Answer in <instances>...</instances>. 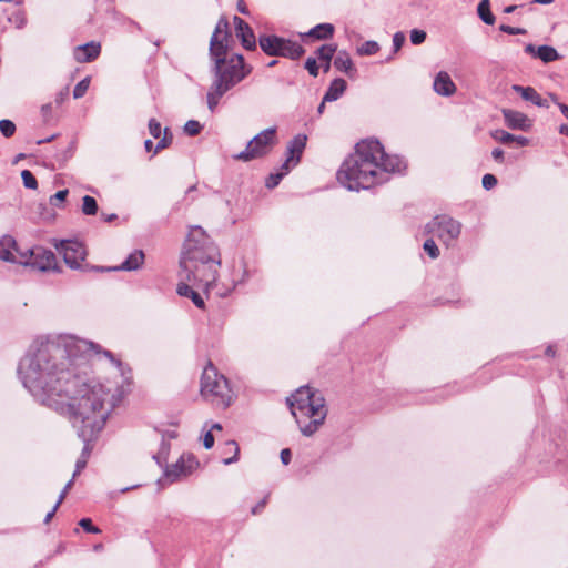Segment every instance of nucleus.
<instances>
[{
  "label": "nucleus",
  "instance_id": "1",
  "mask_svg": "<svg viewBox=\"0 0 568 568\" xmlns=\"http://www.w3.org/2000/svg\"><path fill=\"white\" fill-rule=\"evenodd\" d=\"M17 373L38 403L71 418V334L50 333L36 338Z\"/></svg>",
  "mask_w": 568,
  "mask_h": 568
},
{
  "label": "nucleus",
  "instance_id": "2",
  "mask_svg": "<svg viewBox=\"0 0 568 568\" xmlns=\"http://www.w3.org/2000/svg\"><path fill=\"white\" fill-rule=\"evenodd\" d=\"M406 162L398 155H388L378 140L369 139L356 144L337 171V181L349 191L366 190L387 181L388 173H400Z\"/></svg>",
  "mask_w": 568,
  "mask_h": 568
},
{
  "label": "nucleus",
  "instance_id": "3",
  "mask_svg": "<svg viewBox=\"0 0 568 568\" xmlns=\"http://www.w3.org/2000/svg\"><path fill=\"white\" fill-rule=\"evenodd\" d=\"M119 399L95 377L73 374V426L78 436L100 435Z\"/></svg>",
  "mask_w": 568,
  "mask_h": 568
},
{
  "label": "nucleus",
  "instance_id": "4",
  "mask_svg": "<svg viewBox=\"0 0 568 568\" xmlns=\"http://www.w3.org/2000/svg\"><path fill=\"white\" fill-rule=\"evenodd\" d=\"M230 37L229 21L221 17L211 37L209 49L213 61V80L206 93V103L212 113L215 112L220 100L251 73V68L245 64L242 54L227 57Z\"/></svg>",
  "mask_w": 568,
  "mask_h": 568
},
{
  "label": "nucleus",
  "instance_id": "5",
  "mask_svg": "<svg viewBox=\"0 0 568 568\" xmlns=\"http://www.w3.org/2000/svg\"><path fill=\"white\" fill-rule=\"evenodd\" d=\"M291 414L304 436L314 435L327 416L325 398L318 390L301 386L286 398Z\"/></svg>",
  "mask_w": 568,
  "mask_h": 568
},
{
  "label": "nucleus",
  "instance_id": "6",
  "mask_svg": "<svg viewBox=\"0 0 568 568\" xmlns=\"http://www.w3.org/2000/svg\"><path fill=\"white\" fill-rule=\"evenodd\" d=\"M220 263L217 247H210L207 253H182L179 276L181 281L207 288L216 280Z\"/></svg>",
  "mask_w": 568,
  "mask_h": 568
},
{
  "label": "nucleus",
  "instance_id": "7",
  "mask_svg": "<svg viewBox=\"0 0 568 568\" xmlns=\"http://www.w3.org/2000/svg\"><path fill=\"white\" fill-rule=\"evenodd\" d=\"M200 392L205 400L223 408L229 407L235 397L229 379L219 374L212 363L203 369Z\"/></svg>",
  "mask_w": 568,
  "mask_h": 568
},
{
  "label": "nucleus",
  "instance_id": "8",
  "mask_svg": "<svg viewBox=\"0 0 568 568\" xmlns=\"http://www.w3.org/2000/svg\"><path fill=\"white\" fill-rule=\"evenodd\" d=\"M261 50L270 57H283L291 60H298L305 49L297 42L278 36L262 34L258 38Z\"/></svg>",
  "mask_w": 568,
  "mask_h": 568
},
{
  "label": "nucleus",
  "instance_id": "9",
  "mask_svg": "<svg viewBox=\"0 0 568 568\" xmlns=\"http://www.w3.org/2000/svg\"><path fill=\"white\" fill-rule=\"evenodd\" d=\"M276 144V128H267L248 141L245 150L233 155L234 160L250 162L267 155Z\"/></svg>",
  "mask_w": 568,
  "mask_h": 568
},
{
  "label": "nucleus",
  "instance_id": "10",
  "mask_svg": "<svg viewBox=\"0 0 568 568\" xmlns=\"http://www.w3.org/2000/svg\"><path fill=\"white\" fill-rule=\"evenodd\" d=\"M95 355H103L123 374V365L121 359L116 358L110 351L103 349L99 344L79 338L73 335V369L79 366L77 363L78 359L88 363Z\"/></svg>",
  "mask_w": 568,
  "mask_h": 568
},
{
  "label": "nucleus",
  "instance_id": "11",
  "mask_svg": "<svg viewBox=\"0 0 568 568\" xmlns=\"http://www.w3.org/2000/svg\"><path fill=\"white\" fill-rule=\"evenodd\" d=\"M426 232L450 246L462 232V224L448 215H437L426 225Z\"/></svg>",
  "mask_w": 568,
  "mask_h": 568
},
{
  "label": "nucleus",
  "instance_id": "12",
  "mask_svg": "<svg viewBox=\"0 0 568 568\" xmlns=\"http://www.w3.org/2000/svg\"><path fill=\"white\" fill-rule=\"evenodd\" d=\"M19 263L41 272L58 270L54 253L42 246H36L20 253Z\"/></svg>",
  "mask_w": 568,
  "mask_h": 568
},
{
  "label": "nucleus",
  "instance_id": "13",
  "mask_svg": "<svg viewBox=\"0 0 568 568\" xmlns=\"http://www.w3.org/2000/svg\"><path fill=\"white\" fill-rule=\"evenodd\" d=\"M199 462L192 454H182L172 465L164 467V476L171 483L191 475L199 467Z\"/></svg>",
  "mask_w": 568,
  "mask_h": 568
},
{
  "label": "nucleus",
  "instance_id": "14",
  "mask_svg": "<svg viewBox=\"0 0 568 568\" xmlns=\"http://www.w3.org/2000/svg\"><path fill=\"white\" fill-rule=\"evenodd\" d=\"M216 247L201 226H192L184 243L182 253H207Z\"/></svg>",
  "mask_w": 568,
  "mask_h": 568
},
{
  "label": "nucleus",
  "instance_id": "15",
  "mask_svg": "<svg viewBox=\"0 0 568 568\" xmlns=\"http://www.w3.org/2000/svg\"><path fill=\"white\" fill-rule=\"evenodd\" d=\"M100 53L101 44L98 41H90L73 48V59L81 63L95 60Z\"/></svg>",
  "mask_w": 568,
  "mask_h": 568
},
{
  "label": "nucleus",
  "instance_id": "16",
  "mask_svg": "<svg viewBox=\"0 0 568 568\" xmlns=\"http://www.w3.org/2000/svg\"><path fill=\"white\" fill-rule=\"evenodd\" d=\"M235 32L237 38H240L242 45L246 50H255L256 48V39L252 28L240 17L235 16L233 18Z\"/></svg>",
  "mask_w": 568,
  "mask_h": 568
},
{
  "label": "nucleus",
  "instance_id": "17",
  "mask_svg": "<svg viewBox=\"0 0 568 568\" xmlns=\"http://www.w3.org/2000/svg\"><path fill=\"white\" fill-rule=\"evenodd\" d=\"M503 116L505 124L511 130L528 131L531 128V121L523 112L504 109Z\"/></svg>",
  "mask_w": 568,
  "mask_h": 568
},
{
  "label": "nucleus",
  "instance_id": "18",
  "mask_svg": "<svg viewBox=\"0 0 568 568\" xmlns=\"http://www.w3.org/2000/svg\"><path fill=\"white\" fill-rule=\"evenodd\" d=\"M100 435H94L92 437H84V436H78L82 443L83 447L81 450V454L75 463V469L73 470V479L77 477L78 474H80L87 466L88 459L91 456L92 449L94 447L95 442L98 440Z\"/></svg>",
  "mask_w": 568,
  "mask_h": 568
},
{
  "label": "nucleus",
  "instance_id": "19",
  "mask_svg": "<svg viewBox=\"0 0 568 568\" xmlns=\"http://www.w3.org/2000/svg\"><path fill=\"white\" fill-rule=\"evenodd\" d=\"M433 89L437 94L443 97H450L456 92L455 83L450 75L445 71L437 73L434 79Z\"/></svg>",
  "mask_w": 568,
  "mask_h": 568
},
{
  "label": "nucleus",
  "instance_id": "20",
  "mask_svg": "<svg viewBox=\"0 0 568 568\" xmlns=\"http://www.w3.org/2000/svg\"><path fill=\"white\" fill-rule=\"evenodd\" d=\"M307 135L306 134H296L290 142L286 148V156L293 158V165H297L301 161V156L306 148Z\"/></svg>",
  "mask_w": 568,
  "mask_h": 568
},
{
  "label": "nucleus",
  "instance_id": "21",
  "mask_svg": "<svg viewBox=\"0 0 568 568\" xmlns=\"http://www.w3.org/2000/svg\"><path fill=\"white\" fill-rule=\"evenodd\" d=\"M511 89L519 93L520 97L525 101H529L532 104L540 106V108H549V103L547 99H544L534 88L531 87H521L519 84H514Z\"/></svg>",
  "mask_w": 568,
  "mask_h": 568
},
{
  "label": "nucleus",
  "instance_id": "22",
  "mask_svg": "<svg viewBox=\"0 0 568 568\" xmlns=\"http://www.w3.org/2000/svg\"><path fill=\"white\" fill-rule=\"evenodd\" d=\"M14 252H21L17 248V242L11 235H3L0 237V260L4 262L19 263Z\"/></svg>",
  "mask_w": 568,
  "mask_h": 568
},
{
  "label": "nucleus",
  "instance_id": "23",
  "mask_svg": "<svg viewBox=\"0 0 568 568\" xmlns=\"http://www.w3.org/2000/svg\"><path fill=\"white\" fill-rule=\"evenodd\" d=\"M144 263V253L142 250H135L118 266L109 267L108 271H136Z\"/></svg>",
  "mask_w": 568,
  "mask_h": 568
},
{
  "label": "nucleus",
  "instance_id": "24",
  "mask_svg": "<svg viewBox=\"0 0 568 568\" xmlns=\"http://www.w3.org/2000/svg\"><path fill=\"white\" fill-rule=\"evenodd\" d=\"M346 88H347V83L344 79H342V78L334 79L329 83V87L324 94V102H333V101L338 100L345 92Z\"/></svg>",
  "mask_w": 568,
  "mask_h": 568
},
{
  "label": "nucleus",
  "instance_id": "25",
  "mask_svg": "<svg viewBox=\"0 0 568 568\" xmlns=\"http://www.w3.org/2000/svg\"><path fill=\"white\" fill-rule=\"evenodd\" d=\"M176 292L180 296L190 297L196 307H204L205 303L203 297L192 287V284H190L189 282L181 281V283H179L176 287Z\"/></svg>",
  "mask_w": 568,
  "mask_h": 568
},
{
  "label": "nucleus",
  "instance_id": "26",
  "mask_svg": "<svg viewBox=\"0 0 568 568\" xmlns=\"http://www.w3.org/2000/svg\"><path fill=\"white\" fill-rule=\"evenodd\" d=\"M335 28L332 23H320L310 29L305 37L313 38L316 40H327L331 39L334 34Z\"/></svg>",
  "mask_w": 568,
  "mask_h": 568
},
{
  "label": "nucleus",
  "instance_id": "27",
  "mask_svg": "<svg viewBox=\"0 0 568 568\" xmlns=\"http://www.w3.org/2000/svg\"><path fill=\"white\" fill-rule=\"evenodd\" d=\"M491 138L500 143L508 144L510 142H516L520 146H525L529 144V139L524 135H514L504 130H495L491 132Z\"/></svg>",
  "mask_w": 568,
  "mask_h": 568
},
{
  "label": "nucleus",
  "instance_id": "28",
  "mask_svg": "<svg viewBox=\"0 0 568 568\" xmlns=\"http://www.w3.org/2000/svg\"><path fill=\"white\" fill-rule=\"evenodd\" d=\"M334 67L342 72H345L347 75L352 77L356 69L354 68V63L346 51H339L334 59Z\"/></svg>",
  "mask_w": 568,
  "mask_h": 568
},
{
  "label": "nucleus",
  "instance_id": "29",
  "mask_svg": "<svg viewBox=\"0 0 568 568\" xmlns=\"http://www.w3.org/2000/svg\"><path fill=\"white\" fill-rule=\"evenodd\" d=\"M536 58L540 59L544 63H550L560 59L558 51L548 44H542L537 48Z\"/></svg>",
  "mask_w": 568,
  "mask_h": 568
},
{
  "label": "nucleus",
  "instance_id": "30",
  "mask_svg": "<svg viewBox=\"0 0 568 568\" xmlns=\"http://www.w3.org/2000/svg\"><path fill=\"white\" fill-rule=\"evenodd\" d=\"M477 13L481 21L488 26L495 23V16L490 11V1L489 0H480L477 7Z\"/></svg>",
  "mask_w": 568,
  "mask_h": 568
},
{
  "label": "nucleus",
  "instance_id": "31",
  "mask_svg": "<svg viewBox=\"0 0 568 568\" xmlns=\"http://www.w3.org/2000/svg\"><path fill=\"white\" fill-rule=\"evenodd\" d=\"M171 449V444L169 440H165L164 437L161 440L160 448L156 454L153 455V459L160 467L166 463L169 454Z\"/></svg>",
  "mask_w": 568,
  "mask_h": 568
},
{
  "label": "nucleus",
  "instance_id": "32",
  "mask_svg": "<svg viewBox=\"0 0 568 568\" xmlns=\"http://www.w3.org/2000/svg\"><path fill=\"white\" fill-rule=\"evenodd\" d=\"M233 453L231 457L224 458L223 464L224 465H231L235 463L239 459V453L240 448L237 446V443L235 440H227L224 444V454Z\"/></svg>",
  "mask_w": 568,
  "mask_h": 568
},
{
  "label": "nucleus",
  "instance_id": "33",
  "mask_svg": "<svg viewBox=\"0 0 568 568\" xmlns=\"http://www.w3.org/2000/svg\"><path fill=\"white\" fill-rule=\"evenodd\" d=\"M336 51L335 44H323L316 50V55L321 61H331Z\"/></svg>",
  "mask_w": 568,
  "mask_h": 568
},
{
  "label": "nucleus",
  "instance_id": "34",
  "mask_svg": "<svg viewBox=\"0 0 568 568\" xmlns=\"http://www.w3.org/2000/svg\"><path fill=\"white\" fill-rule=\"evenodd\" d=\"M379 51V44L374 40L365 41L361 47L357 48L359 55H373Z\"/></svg>",
  "mask_w": 568,
  "mask_h": 568
},
{
  "label": "nucleus",
  "instance_id": "35",
  "mask_svg": "<svg viewBox=\"0 0 568 568\" xmlns=\"http://www.w3.org/2000/svg\"><path fill=\"white\" fill-rule=\"evenodd\" d=\"M36 213H37L38 217L43 221H51L55 216L52 209L45 203H38L36 205Z\"/></svg>",
  "mask_w": 568,
  "mask_h": 568
},
{
  "label": "nucleus",
  "instance_id": "36",
  "mask_svg": "<svg viewBox=\"0 0 568 568\" xmlns=\"http://www.w3.org/2000/svg\"><path fill=\"white\" fill-rule=\"evenodd\" d=\"M98 211V204L94 197L85 195L83 196L82 212L85 215H94Z\"/></svg>",
  "mask_w": 568,
  "mask_h": 568
},
{
  "label": "nucleus",
  "instance_id": "37",
  "mask_svg": "<svg viewBox=\"0 0 568 568\" xmlns=\"http://www.w3.org/2000/svg\"><path fill=\"white\" fill-rule=\"evenodd\" d=\"M79 260H81V261L84 260V250H83L81 243H79L78 241H75L73 239V262H72L73 270L79 268L81 266Z\"/></svg>",
  "mask_w": 568,
  "mask_h": 568
},
{
  "label": "nucleus",
  "instance_id": "38",
  "mask_svg": "<svg viewBox=\"0 0 568 568\" xmlns=\"http://www.w3.org/2000/svg\"><path fill=\"white\" fill-rule=\"evenodd\" d=\"M91 77H85L73 88V99L82 98L90 85Z\"/></svg>",
  "mask_w": 568,
  "mask_h": 568
},
{
  "label": "nucleus",
  "instance_id": "39",
  "mask_svg": "<svg viewBox=\"0 0 568 568\" xmlns=\"http://www.w3.org/2000/svg\"><path fill=\"white\" fill-rule=\"evenodd\" d=\"M21 178H22L24 187L31 189V190H36L37 189L38 181H37L36 176L33 175V173L31 171L23 170L21 172Z\"/></svg>",
  "mask_w": 568,
  "mask_h": 568
},
{
  "label": "nucleus",
  "instance_id": "40",
  "mask_svg": "<svg viewBox=\"0 0 568 568\" xmlns=\"http://www.w3.org/2000/svg\"><path fill=\"white\" fill-rule=\"evenodd\" d=\"M0 132L4 138H11L16 132V124L11 120H0Z\"/></svg>",
  "mask_w": 568,
  "mask_h": 568
},
{
  "label": "nucleus",
  "instance_id": "41",
  "mask_svg": "<svg viewBox=\"0 0 568 568\" xmlns=\"http://www.w3.org/2000/svg\"><path fill=\"white\" fill-rule=\"evenodd\" d=\"M423 248L430 258H437L439 256V248L436 245L434 237L426 240L424 242Z\"/></svg>",
  "mask_w": 568,
  "mask_h": 568
},
{
  "label": "nucleus",
  "instance_id": "42",
  "mask_svg": "<svg viewBox=\"0 0 568 568\" xmlns=\"http://www.w3.org/2000/svg\"><path fill=\"white\" fill-rule=\"evenodd\" d=\"M202 128H203V125L199 121L189 120L184 124V132L190 136H194L201 132Z\"/></svg>",
  "mask_w": 568,
  "mask_h": 568
},
{
  "label": "nucleus",
  "instance_id": "43",
  "mask_svg": "<svg viewBox=\"0 0 568 568\" xmlns=\"http://www.w3.org/2000/svg\"><path fill=\"white\" fill-rule=\"evenodd\" d=\"M68 194H69V190H67V189L58 191L55 194L50 196L49 204L51 206H55V207L61 206V204L67 200Z\"/></svg>",
  "mask_w": 568,
  "mask_h": 568
},
{
  "label": "nucleus",
  "instance_id": "44",
  "mask_svg": "<svg viewBox=\"0 0 568 568\" xmlns=\"http://www.w3.org/2000/svg\"><path fill=\"white\" fill-rule=\"evenodd\" d=\"M70 488H71V479L65 484L64 489H63V491L61 493V495H60V497H59L58 501L55 503V505L53 506V508H52V509L47 514V516H45V518H44V523H45V524H48V523L51 520V518L54 516L57 508L59 507V505H60L61 500L63 499V497H64L65 493H67Z\"/></svg>",
  "mask_w": 568,
  "mask_h": 568
},
{
  "label": "nucleus",
  "instance_id": "45",
  "mask_svg": "<svg viewBox=\"0 0 568 568\" xmlns=\"http://www.w3.org/2000/svg\"><path fill=\"white\" fill-rule=\"evenodd\" d=\"M426 39V32L419 29H413L410 31V42L415 45L422 44Z\"/></svg>",
  "mask_w": 568,
  "mask_h": 568
},
{
  "label": "nucleus",
  "instance_id": "46",
  "mask_svg": "<svg viewBox=\"0 0 568 568\" xmlns=\"http://www.w3.org/2000/svg\"><path fill=\"white\" fill-rule=\"evenodd\" d=\"M283 178V174H281L280 172L271 173L265 180V186L267 189H274L280 184Z\"/></svg>",
  "mask_w": 568,
  "mask_h": 568
},
{
  "label": "nucleus",
  "instance_id": "47",
  "mask_svg": "<svg viewBox=\"0 0 568 568\" xmlns=\"http://www.w3.org/2000/svg\"><path fill=\"white\" fill-rule=\"evenodd\" d=\"M162 128L161 123L155 119H150L149 121V133L154 138L159 139L161 136Z\"/></svg>",
  "mask_w": 568,
  "mask_h": 568
},
{
  "label": "nucleus",
  "instance_id": "48",
  "mask_svg": "<svg viewBox=\"0 0 568 568\" xmlns=\"http://www.w3.org/2000/svg\"><path fill=\"white\" fill-rule=\"evenodd\" d=\"M79 526L82 527L89 534H98L100 529L92 524L90 518H82L79 521Z\"/></svg>",
  "mask_w": 568,
  "mask_h": 568
},
{
  "label": "nucleus",
  "instance_id": "49",
  "mask_svg": "<svg viewBox=\"0 0 568 568\" xmlns=\"http://www.w3.org/2000/svg\"><path fill=\"white\" fill-rule=\"evenodd\" d=\"M71 245V240L67 239L61 241V247H58L59 252L63 254V260L67 265L71 266V257L68 254V250Z\"/></svg>",
  "mask_w": 568,
  "mask_h": 568
},
{
  "label": "nucleus",
  "instance_id": "50",
  "mask_svg": "<svg viewBox=\"0 0 568 568\" xmlns=\"http://www.w3.org/2000/svg\"><path fill=\"white\" fill-rule=\"evenodd\" d=\"M305 69L308 71V73L313 77L318 75V67L315 58H307L305 61Z\"/></svg>",
  "mask_w": 568,
  "mask_h": 568
},
{
  "label": "nucleus",
  "instance_id": "51",
  "mask_svg": "<svg viewBox=\"0 0 568 568\" xmlns=\"http://www.w3.org/2000/svg\"><path fill=\"white\" fill-rule=\"evenodd\" d=\"M481 183L485 190H491L497 184V178L490 173H487L483 176Z\"/></svg>",
  "mask_w": 568,
  "mask_h": 568
},
{
  "label": "nucleus",
  "instance_id": "52",
  "mask_svg": "<svg viewBox=\"0 0 568 568\" xmlns=\"http://www.w3.org/2000/svg\"><path fill=\"white\" fill-rule=\"evenodd\" d=\"M499 30L501 32H505V33L511 34V36L525 34L526 33V30L523 29V28L510 27V26H507V24H501L499 27Z\"/></svg>",
  "mask_w": 568,
  "mask_h": 568
},
{
  "label": "nucleus",
  "instance_id": "53",
  "mask_svg": "<svg viewBox=\"0 0 568 568\" xmlns=\"http://www.w3.org/2000/svg\"><path fill=\"white\" fill-rule=\"evenodd\" d=\"M405 42V34L403 32H396L393 36V47L395 51H398Z\"/></svg>",
  "mask_w": 568,
  "mask_h": 568
},
{
  "label": "nucleus",
  "instance_id": "54",
  "mask_svg": "<svg viewBox=\"0 0 568 568\" xmlns=\"http://www.w3.org/2000/svg\"><path fill=\"white\" fill-rule=\"evenodd\" d=\"M549 98L550 100L558 105L560 112L562 113V115L568 119V105L565 104V103H561L558 101V98L556 94H549Z\"/></svg>",
  "mask_w": 568,
  "mask_h": 568
},
{
  "label": "nucleus",
  "instance_id": "55",
  "mask_svg": "<svg viewBox=\"0 0 568 568\" xmlns=\"http://www.w3.org/2000/svg\"><path fill=\"white\" fill-rule=\"evenodd\" d=\"M293 158L292 156H286V160L284 161V163L282 164L281 169H280V173L283 174V176H285L286 174H288V172L291 171V169L293 168Z\"/></svg>",
  "mask_w": 568,
  "mask_h": 568
},
{
  "label": "nucleus",
  "instance_id": "56",
  "mask_svg": "<svg viewBox=\"0 0 568 568\" xmlns=\"http://www.w3.org/2000/svg\"><path fill=\"white\" fill-rule=\"evenodd\" d=\"M214 445V436L212 435L211 430L206 432L203 438V446L205 449L212 448Z\"/></svg>",
  "mask_w": 568,
  "mask_h": 568
},
{
  "label": "nucleus",
  "instance_id": "57",
  "mask_svg": "<svg viewBox=\"0 0 568 568\" xmlns=\"http://www.w3.org/2000/svg\"><path fill=\"white\" fill-rule=\"evenodd\" d=\"M281 462L284 464V465H288L290 462H291V458H292V453L288 448H284L281 450Z\"/></svg>",
  "mask_w": 568,
  "mask_h": 568
},
{
  "label": "nucleus",
  "instance_id": "58",
  "mask_svg": "<svg viewBox=\"0 0 568 568\" xmlns=\"http://www.w3.org/2000/svg\"><path fill=\"white\" fill-rule=\"evenodd\" d=\"M491 156L495 161L504 162V151L500 148H496L491 151Z\"/></svg>",
  "mask_w": 568,
  "mask_h": 568
},
{
  "label": "nucleus",
  "instance_id": "59",
  "mask_svg": "<svg viewBox=\"0 0 568 568\" xmlns=\"http://www.w3.org/2000/svg\"><path fill=\"white\" fill-rule=\"evenodd\" d=\"M69 95V87L67 85L64 89H62L59 94L57 95V103L60 104L67 100Z\"/></svg>",
  "mask_w": 568,
  "mask_h": 568
},
{
  "label": "nucleus",
  "instance_id": "60",
  "mask_svg": "<svg viewBox=\"0 0 568 568\" xmlns=\"http://www.w3.org/2000/svg\"><path fill=\"white\" fill-rule=\"evenodd\" d=\"M266 503H267V496L264 497L256 506H254L252 508L251 513L253 515H257L265 507Z\"/></svg>",
  "mask_w": 568,
  "mask_h": 568
},
{
  "label": "nucleus",
  "instance_id": "61",
  "mask_svg": "<svg viewBox=\"0 0 568 568\" xmlns=\"http://www.w3.org/2000/svg\"><path fill=\"white\" fill-rule=\"evenodd\" d=\"M236 8L237 10L242 13V14H245L247 16L250 13L248 9H247V6L245 3L244 0H237L236 2Z\"/></svg>",
  "mask_w": 568,
  "mask_h": 568
},
{
  "label": "nucleus",
  "instance_id": "62",
  "mask_svg": "<svg viewBox=\"0 0 568 568\" xmlns=\"http://www.w3.org/2000/svg\"><path fill=\"white\" fill-rule=\"evenodd\" d=\"M160 140L161 142H164L168 146L172 143V135L169 134L168 128L164 129L163 136Z\"/></svg>",
  "mask_w": 568,
  "mask_h": 568
},
{
  "label": "nucleus",
  "instance_id": "63",
  "mask_svg": "<svg viewBox=\"0 0 568 568\" xmlns=\"http://www.w3.org/2000/svg\"><path fill=\"white\" fill-rule=\"evenodd\" d=\"M538 47H535L532 43H528L525 47V52L527 54H530L531 57L536 58V51Z\"/></svg>",
  "mask_w": 568,
  "mask_h": 568
},
{
  "label": "nucleus",
  "instance_id": "64",
  "mask_svg": "<svg viewBox=\"0 0 568 568\" xmlns=\"http://www.w3.org/2000/svg\"><path fill=\"white\" fill-rule=\"evenodd\" d=\"M164 437L165 440L168 439H174L178 437V433L175 430H168L162 435V438Z\"/></svg>",
  "mask_w": 568,
  "mask_h": 568
}]
</instances>
